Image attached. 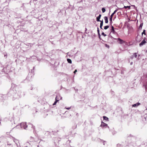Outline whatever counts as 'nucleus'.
I'll list each match as a JSON object with an SVG mask.
<instances>
[{
	"mask_svg": "<svg viewBox=\"0 0 147 147\" xmlns=\"http://www.w3.org/2000/svg\"><path fill=\"white\" fill-rule=\"evenodd\" d=\"M20 127L21 128H23L24 129H26L27 127V125H26V123L22 122L20 123V125H18L16 126V127L17 128H20L19 127Z\"/></svg>",
	"mask_w": 147,
	"mask_h": 147,
	"instance_id": "nucleus-1",
	"label": "nucleus"
},
{
	"mask_svg": "<svg viewBox=\"0 0 147 147\" xmlns=\"http://www.w3.org/2000/svg\"><path fill=\"white\" fill-rule=\"evenodd\" d=\"M146 42L145 41V39H144L140 43V44L139 45L140 47H141L144 45L146 43Z\"/></svg>",
	"mask_w": 147,
	"mask_h": 147,
	"instance_id": "nucleus-2",
	"label": "nucleus"
},
{
	"mask_svg": "<svg viewBox=\"0 0 147 147\" xmlns=\"http://www.w3.org/2000/svg\"><path fill=\"white\" fill-rule=\"evenodd\" d=\"M59 96H56V98H55V102L53 104V105H55L57 102L59 100H58V97Z\"/></svg>",
	"mask_w": 147,
	"mask_h": 147,
	"instance_id": "nucleus-3",
	"label": "nucleus"
},
{
	"mask_svg": "<svg viewBox=\"0 0 147 147\" xmlns=\"http://www.w3.org/2000/svg\"><path fill=\"white\" fill-rule=\"evenodd\" d=\"M111 32L112 33L114 34H115V32L114 30V27L113 26H111Z\"/></svg>",
	"mask_w": 147,
	"mask_h": 147,
	"instance_id": "nucleus-4",
	"label": "nucleus"
},
{
	"mask_svg": "<svg viewBox=\"0 0 147 147\" xmlns=\"http://www.w3.org/2000/svg\"><path fill=\"white\" fill-rule=\"evenodd\" d=\"M118 41L119 42V43L120 44H122L124 43L125 42L122 40L120 38H118L117 39Z\"/></svg>",
	"mask_w": 147,
	"mask_h": 147,
	"instance_id": "nucleus-5",
	"label": "nucleus"
},
{
	"mask_svg": "<svg viewBox=\"0 0 147 147\" xmlns=\"http://www.w3.org/2000/svg\"><path fill=\"white\" fill-rule=\"evenodd\" d=\"M100 126L103 127H106L107 126V124L102 122Z\"/></svg>",
	"mask_w": 147,
	"mask_h": 147,
	"instance_id": "nucleus-6",
	"label": "nucleus"
},
{
	"mask_svg": "<svg viewBox=\"0 0 147 147\" xmlns=\"http://www.w3.org/2000/svg\"><path fill=\"white\" fill-rule=\"evenodd\" d=\"M101 15V14H99L98 17L96 18V20L98 22L101 21V20H100V19Z\"/></svg>",
	"mask_w": 147,
	"mask_h": 147,
	"instance_id": "nucleus-7",
	"label": "nucleus"
},
{
	"mask_svg": "<svg viewBox=\"0 0 147 147\" xmlns=\"http://www.w3.org/2000/svg\"><path fill=\"white\" fill-rule=\"evenodd\" d=\"M104 19L105 20V23H107L108 22L107 17V16H105L104 17Z\"/></svg>",
	"mask_w": 147,
	"mask_h": 147,
	"instance_id": "nucleus-8",
	"label": "nucleus"
},
{
	"mask_svg": "<svg viewBox=\"0 0 147 147\" xmlns=\"http://www.w3.org/2000/svg\"><path fill=\"white\" fill-rule=\"evenodd\" d=\"M140 105V103L139 102L136 103L132 105L133 107H137Z\"/></svg>",
	"mask_w": 147,
	"mask_h": 147,
	"instance_id": "nucleus-9",
	"label": "nucleus"
},
{
	"mask_svg": "<svg viewBox=\"0 0 147 147\" xmlns=\"http://www.w3.org/2000/svg\"><path fill=\"white\" fill-rule=\"evenodd\" d=\"M118 10V9H116V10L114 11V12L111 15V17H113V15H114V14L115 13L117 12V11Z\"/></svg>",
	"mask_w": 147,
	"mask_h": 147,
	"instance_id": "nucleus-10",
	"label": "nucleus"
},
{
	"mask_svg": "<svg viewBox=\"0 0 147 147\" xmlns=\"http://www.w3.org/2000/svg\"><path fill=\"white\" fill-rule=\"evenodd\" d=\"M100 22H101L100 24V28L101 29H102V27L103 24V21L102 20Z\"/></svg>",
	"mask_w": 147,
	"mask_h": 147,
	"instance_id": "nucleus-11",
	"label": "nucleus"
},
{
	"mask_svg": "<svg viewBox=\"0 0 147 147\" xmlns=\"http://www.w3.org/2000/svg\"><path fill=\"white\" fill-rule=\"evenodd\" d=\"M103 119L105 120H107V121L108 120L109 118L103 116Z\"/></svg>",
	"mask_w": 147,
	"mask_h": 147,
	"instance_id": "nucleus-12",
	"label": "nucleus"
},
{
	"mask_svg": "<svg viewBox=\"0 0 147 147\" xmlns=\"http://www.w3.org/2000/svg\"><path fill=\"white\" fill-rule=\"evenodd\" d=\"M67 61H68V62L70 63H72V61H71V59H67Z\"/></svg>",
	"mask_w": 147,
	"mask_h": 147,
	"instance_id": "nucleus-13",
	"label": "nucleus"
},
{
	"mask_svg": "<svg viewBox=\"0 0 147 147\" xmlns=\"http://www.w3.org/2000/svg\"><path fill=\"white\" fill-rule=\"evenodd\" d=\"M102 13L105 12L106 11V10H105V9L104 7H103L102 8Z\"/></svg>",
	"mask_w": 147,
	"mask_h": 147,
	"instance_id": "nucleus-14",
	"label": "nucleus"
},
{
	"mask_svg": "<svg viewBox=\"0 0 147 147\" xmlns=\"http://www.w3.org/2000/svg\"><path fill=\"white\" fill-rule=\"evenodd\" d=\"M14 141L15 143L17 144V143H18V141L16 139H14Z\"/></svg>",
	"mask_w": 147,
	"mask_h": 147,
	"instance_id": "nucleus-15",
	"label": "nucleus"
},
{
	"mask_svg": "<svg viewBox=\"0 0 147 147\" xmlns=\"http://www.w3.org/2000/svg\"><path fill=\"white\" fill-rule=\"evenodd\" d=\"M109 26H106L104 27V29L105 30H107L109 28Z\"/></svg>",
	"mask_w": 147,
	"mask_h": 147,
	"instance_id": "nucleus-16",
	"label": "nucleus"
},
{
	"mask_svg": "<svg viewBox=\"0 0 147 147\" xmlns=\"http://www.w3.org/2000/svg\"><path fill=\"white\" fill-rule=\"evenodd\" d=\"M112 18L113 17H111L110 16V19H109V20H110V22L111 23L112 22Z\"/></svg>",
	"mask_w": 147,
	"mask_h": 147,
	"instance_id": "nucleus-17",
	"label": "nucleus"
},
{
	"mask_svg": "<svg viewBox=\"0 0 147 147\" xmlns=\"http://www.w3.org/2000/svg\"><path fill=\"white\" fill-rule=\"evenodd\" d=\"M29 126L30 127H31L33 128V129H34V126H33V125H32V124H29Z\"/></svg>",
	"mask_w": 147,
	"mask_h": 147,
	"instance_id": "nucleus-18",
	"label": "nucleus"
},
{
	"mask_svg": "<svg viewBox=\"0 0 147 147\" xmlns=\"http://www.w3.org/2000/svg\"><path fill=\"white\" fill-rule=\"evenodd\" d=\"M124 7L125 9H126L127 8H128L129 9L130 8V6H124Z\"/></svg>",
	"mask_w": 147,
	"mask_h": 147,
	"instance_id": "nucleus-19",
	"label": "nucleus"
},
{
	"mask_svg": "<svg viewBox=\"0 0 147 147\" xmlns=\"http://www.w3.org/2000/svg\"><path fill=\"white\" fill-rule=\"evenodd\" d=\"M134 56L135 57V58H136L137 57V53H134Z\"/></svg>",
	"mask_w": 147,
	"mask_h": 147,
	"instance_id": "nucleus-20",
	"label": "nucleus"
},
{
	"mask_svg": "<svg viewBox=\"0 0 147 147\" xmlns=\"http://www.w3.org/2000/svg\"><path fill=\"white\" fill-rule=\"evenodd\" d=\"M142 35H143V34H146V33H145V30H144L143 31V32L142 33Z\"/></svg>",
	"mask_w": 147,
	"mask_h": 147,
	"instance_id": "nucleus-21",
	"label": "nucleus"
},
{
	"mask_svg": "<svg viewBox=\"0 0 147 147\" xmlns=\"http://www.w3.org/2000/svg\"><path fill=\"white\" fill-rule=\"evenodd\" d=\"M102 35L104 36H106L107 35L105 34L104 32H102Z\"/></svg>",
	"mask_w": 147,
	"mask_h": 147,
	"instance_id": "nucleus-22",
	"label": "nucleus"
},
{
	"mask_svg": "<svg viewBox=\"0 0 147 147\" xmlns=\"http://www.w3.org/2000/svg\"><path fill=\"white\" fill-rule=\"evenodd\" d=\"M33 138L32 137H31L30 142H32V141H33Z\"/></svg>",
	"mask_w": 147,
	"mask_h": 147,
	"instance_id": "nucleus-23",
	"label": "nucleus"
},
{
	"mask_svg": "<svg viewBox=\"0 0 147 147\" xmlns=\"http://www.w3.org/2000/svg\"><path fill=\"white\" fill-rule=\"evenodd\" d=\"M105 46H106V47H107V48H109V46L108 45H107V44H106V45H105Z\"/></svg>",
	"mask_w": 147,
	"mask_h": 147,
	"instance_id": "nucleus-24",
	"label": "nucleus"
},
{
	"mask_svg": "<svg viewBox=\"0 0 147 147\" xmlns=\"http://www.w3.org/2000/svg\"><path fill=\"white\" fill-rule=\"evenodd\" d=\"M77 72V69H76L75 71H74V74H75L76 73V72Z\"/></svg>",
	"mask_w": 147,
	"mask_h": 147,
	"instance_id": "nucleus-25",
	"label": "nucleus"
},
{
	"mask_svg": "<svg viewBox=\"0 0 147 147\" xmlns=\"http://www.w3.org/2000/svg\"><path fill=\"white\" fill-rule=\"evenodd\" d=\"M67 109H69L71 108V107H68V108H66Z\"/></svg>",
	"mask_w": 147,
	"mask_h": 147,
	"instance_id": "nucleus-26",
	"label": "nucleus"
},
{
	"mask_svg": "<svg viewBox=\"0 0 147 147\" xmlns=\"http://www.w3.org/2000/svg\"><path fill=\"white\" fill-rule=\"evenodd\" d=\"M97 31H98V33H99V30H98H98H97Z\"/></svg>",
	"mask_w": 147,
	"mask_h": 147,
	"instance_id": "nucleus-27",
	"label": "nucleus"
},
{
	"mask_svg": "<svg viewBox=\"0 0 147 147\" xmlns=\"http://www.w3.org/2000/svg\"><path fill=\"white\" fill-rule=\"evenodd\" d=\"M142 24H140V26L142 27Z\"/></svg>",
	"mask_w": 147,
	"mask_h": 147,
	"instance_id": "nucleus-28",
	"label": "nucleus"
},
{
	"mask_svg": "<svg viewBox=\"0 0 147 147\" xmlns=\"http://www.w3.org/2000/svg\"><path fill=\"white\" fill-rule=\"evenodd\" d=\"M139 37H140V36H138L137 37V38H138Z\"/></svg>",
	"mask_w": 147,
	"mask_h": 147,
	"instance_id": "nucleus-29",
	"label": "nucleus"
},
{
	"mask_svg": "<svg viewBox=\"0 0 147 147\" xmlns=\"http://www.w3.org/2000/svg\"><path fill=\"white\" fill-rule=\"evenodd\" d=\"M132 63H133L132 62H131L130 63V64H131V65H132Z\"/></svg>",
	"mask_w": 147,
	"mask_h": 147,
	"instance_id": "nucleus-30",
	"label": "nucleus"
},
{
	"mask_svg": "<svg viewBox=\"0 0 147 147\" xmlns=\"http://www.w3.org/2000/svg\"><path fill=\"white\" fill-rule=\"evenodd\" d=\"M29 143H27V144H29Z\"/></svg>",
	"mask_w": 147,
	"mask_h": 147,
	"instance_id": "nucleus-31",
	"label": "nucleus"
},
{
	"mask_svg": "<svg viewBox=\"0 0 147 147\" xmlns=\"http://www.w3.org/2000/svg\"><path fill=\"white\" fill-rule=\"evenodd\" d=\"M108 128H109V126H108Z\"/></svg>",
	"mask_w": 147,
	"mask_h": 147,
	"instance_id": "nucleus-32",
	"label": "nucleus"
},
{
	"mask_svg": "<svg viewBox=\"0 0 147 147\" xmlns=\"http://www.w3.org/2000/svg\"><path fill=\"white\" fill-rule=\"evenodd\" d=\"M146 52H147V50L146 51Z\"/></svg>",
	"mask_w": 147,
	"mask_h": 147,
	"instance_id": "nucleus-33",
	"label": "nucleus"
}]
</instances>
